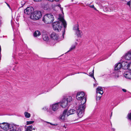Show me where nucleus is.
I'll return each instance as SVG.
<instances>
[{
  "mask_svg": "<svg viewBox=\"0 0 131 131\" xmlns=\"http://www.w3.org/2000/svg\"><path fill=\"white\" fill-rule=\"evenodd\" d=\"M10 128L9 131H18L19 127L15 125H11L10 126Z\"/></svg>",
  "mask_w": 131,
  "mask_h": 131,
  "instance_id": "obj_11",
  "label": "nucleus"
},
{
  "mask_svg": "<svg viewBox=\"0 0 131 131\" xmlns=\"http://www.w3.org/2000/svg\"><path fill=\"white\" fill-rule=\"evenodd\" d=\"M42 38L43 40L47 41L49 40L48 33L46 32H43V33Z\"/></svg>",
  "mask_w": 131,
  "mask_h": 131,
  "instance_id": "obj_14",
  "label": "nucleus"
},
{
  "mask_svg": "<svg viewBox=\"0 0 131 131\" xmlns=\"http://www.w3.org/2000/svg\"><path fill=\"white\" fill-rule=\"evenodd\" d=\"M34 9L33 8L31 7H27L25 10V14L28 15L32 14L33 12Z\"/></svg>",
  "mask_w": 131,
  "mask_h": 131,
  "instance_id": "obj_10",
  "label": "nucleus"
},
{
  "mask_svg": "<svg viewBox=\"0 0 131 131\" xmlns=\"http://www.w3.org/2000/svg\"><path fill=\"white\" fill-rule=\"evenodd\" d=\"M32 125L28 126L26 128V131H32Z\"/></svg>",
  "mask_w": 131,
  "mask_h": 131,
  "instance_id": "obj_23",
  "label": "nucleus"
},
{
  "mask_svg": "<svg viewBox=\"0 0 131 131\" xmlns=\"http://www.w3.org/2000/svg\"><path fill=\"white\" fill-rule=\"evenodd\" d=\"M36 129V128H35V127H34L33 128H32V129L34 130H35Z\"/></svg>",
  "mask_w": 131,
  "mask_h": 131,
  "instance_id": "obj_45",
  "label": "nucleus"
},
{
  "mask_svg": "<svg viewBox=\"0 0 131 131\" xmlns=\"http://www.w3.org/2000/svg\"><path fill=\"white\" fill-rule=\"evenodd\" d=\"M86 96L83 92H78L77 94V99L81 101V104L78 107L77 110L78 115L80 118H81L83 114L85 107V103L86 101Z\"/></svg>",
  "mask_w": 131,
  "mask_h": 131,
  "instance_id": "obj_1",
  "label": "nucleus"
},
{
  "mask_svg": "<svg viewBox=\"0 0 131 131\" xmlns=\"http://www.w3.org/2000/svg\"><path fill=\"white\" fill-rule=\"evenodd\" d=\"M125 58L127 60H131V51H129L126 53L125 55Z\"/></svg>",
  "mask_w": 131,
  "mask_h": 131,
  "instance_id": "obj_16",
  "label": "nucleus"
},
{
  "mask_svg": "<svg viewBox=\"0 0 131 131\" xmlns=\"http://www.w3.org/2000/svg\"><path fill=\"white\" fill-rule=\"evenodd\" d=\"M24 115L25 117L27 118H29L30 117V114L28 112H25L24 113Z\"/></svg>",
  "mask_w": 131,
  "mask_h": 131,
  "instance_id": "obj_22",
  "label": "nucleus"
},
{
  "mask_svg": "<svg viewBox=\"0 0 131 131\" xmlns=\"http://www.w3.org/2000/svg\"><path fill=\"white\" fill-rule=\"evenodd\" d=\"M122 90L124 92H126V90L124 89H122Z\"/></svg>",
  "mask_w": 131,
  "mask_h": 131,
  "instance_id": "obj_41",
  "label": "nucleus"
},
{
  "mask_svg": "<svg viewBox=\"0 0 131 131\" xmlns=\"http://www.w3.org/2000/svg\"><path fill=\"white\" fill-rule=\"evenodd\" d=\"M60 9L61 10V11L62 13L63 14V8H62L61 7H60Z\"/></svg>",
  "mask_w": 131,
  "mask_h": 131,
  "instance_id": "obj_38",
  "label": "nucleus"
},
{
  "mask_svg": "<svg viewBox=\"0 0 131 131\" xmlns=\"http://www.w3.org/2000/svg\"><path fill=\"white\" fill-rule=\"evenodd\" d=\"M77 36L79 37H81L82 35V32L79 30H77L75 31Z\"/></svg>",
  "mask_w": 131,
  "mask_h": 131,
  "instance_id": "obj_21",
  "label": "nucleus"
},
{
  "mask_svg": "<svg viewBox=\"0 0 131 131\" xmlns=\"http://www.w3.org/2000/svg\"><path fill=\"white\" fill-rule=\"evenodd\" d=\"M104 59H103V60H101V61L103 60H104Z\"/></svg>",
  "mask_w": 131,
  "mask_h": 131,
  "instance_id": "obj_49",
  "label": "nucleus"
},
{
  "mask_svg": "<svg viewBox=\"0 0 131 131\" xmlns=\"http://www.w3.org/2000/svg\"><path fill=\"white\" fill-rule=\"evenodd\" d=\"M58 19L60 21H57L54 23L53 24V27L54 30L59 31L61 30L62 24H63L65 28L67 27V24L66 21L64 19L62 15L59 14Z\"/></svg>",
  "mask_w": 131,
  "mask_h": 131,
  "instance_id": "obj_2",
  "label": "nucleus"
},
{
  "mask_svg": "<svg viewBox=\"0 0 131 131\" xmlns=\"http://www.w3.org/2000/svg\"><path fill=\"white\" fill-rule=\"evenodd\" d=\"M124 75L127 78L131 79V72L128 71L125 72L124 74Z\"/></svg>",
  "mask_w": 131,
  "mask_h": 131,
  "instance_id": "obj_12",
  "label": "nucleus"
},
{
  "mask_svg": "<svg viewBox=\"0 0 131 131\" xmlns=\"http://www.w3.org/2000/svg\"><path fill=\"white\" fill-rule=\"evenodd\" d=\"M48 0L49 1H51V2H53L54 1H55L56 2H58L59 1V0Z\"/></svg>",
  "mask_w": 131,
  "mask_h": 131,
  "instance_id": "obj_39",
  "label": "nucleus"
},
{
  "mask_svg": "<svg viewBox=\"0 0 131 131\" xmlns=\"http://www.w3.org/2000/svg\"><path fill=\"white\" fill-rule=\"evenodd\" d=\"M34 1L36 2H40L42 0H33Z\"/></svg>",
  "mask_w": 131,
  "mask_h": 131,
  "instance_id": "obj_40",
  "label": "nucleus"
},
{
  "mask_svg": "<svg viewBox=\"0 0 131 131\" xmlns=\"http://www.w3.org/2000/svg\"><path fill=\"white\" fill-rule=\"evenodd\" d=\"M121 64H122V68L124 69H128L129 68V63L127 62L123 61Z\"/></svg>",
  "mask_w": 131,
  "mask_h": 131,
  "instance_id": "obj_13",
  "label": "nucleus"
},
{
  "mask_svg": "<svg viewBox=\"0 0 131 131\" xmlns=\"http://www.w3.org/2000/svg\"><path fill=\"white\" fill-rule=\"evenodd\" d=\"M103 9L105 11L107 12H111L113 10V9H111L110 8H108L107 7H104Z\"/></svg>",
  "mask_w": 131,
  "mask_h": 131,
  "instance_id": "obj_26",
  "label": "nucleus"
},
{
  "mask_svg": "<svg viewBox=\"0 0 131 131\" xmlns=\"http://www.w3.org/2000/svg\"><path fill=\"white\" fill-rule=\"evenodd\" d=\"M131 2L130 1L128 2L127 3V5H128L129 6H130L131 4Z\"/></svg>",
  "mask_w": 131,
  "mask_h": 131,
  "instance_id": "obj_37",
  "label": "nucleus"
},
{
  "mask_svg": "<svg viewBox=\"0 0 131 131\" xmlns=\"http://www.w3.org/2000/svg\"><path fill=\"white\" fill-rule=\"evenodd\" d=\"M93 85L94 87V86L96 87L97 86V85H96V84H94Z\"/></svg>",
  "mask_w": 131,
  "mask_h": 131,
  "instance_id": "obj_43",
  "label": "nucleus"
},
{
  "mask_svg": "<svg viewBox=\"0 0 131 131\" xmlns=\"http://www.w3.org/2000/svg\"><path fill=\"white\" fill-rule=\"evenodd\" d=\"M7 5L9 7H10V6H9V4H7Z\"/></svg>",
  "mask_w": 131,
  "mask_h": 131,
  "instance_id": "obj_48",
  "label": "nucleus"
},
{
  "mask_svg": "<svg viewBox=\"0 0 131 131\" xmlns=\"http://www.w3.org/2000/svg\"><path fill=\"white\" fill-rule=\"evenodd\" d=\"M54 20V17L51 13L47 14L44 16L42 19V20L46 24L52 23Z\"/></svg>",
  "mask_w": 131,
  "mask_h": 131,
  "instance_id": "obj_3",
  "label": "nucleus"
},
{
  "mask_svg": "<svg viewBox=\"0 0 131 131\" xmlns=\"http://www.w3.org/2000/svg\"><path fill=\"white\" fill-rule=\"evenodd\" d=\"M96 93L97 94L99 93L102 95L103 93L102 88L100 87H98L96 89Z\"/></svg>",
  "mask_w": 131,
  "mask_h": 131,
  "instance_id": "obj_17",
  "label": "nucleus"
},
{
  "mask_svg": "<svg viewBox=\"0 0 131 131\" xmlns=\"http://www.w3.org/2000/svg\"><path fill=\"white\" fill-rule=\"evenodd\" d=\"M88 5L89 7H90L91 8H93L95 10H97L96 8L94 7V6L93 5H91L90 4H88V5Z\"/></svg>",
  "mask_w": 131,
  "mask_h": 131,
  "instance_id": "obj_31",
  "label": "nucleus"
},
{
  "mask_svg": "<svg viewBox=\"0 0 131 131\" xmlns=\"http://www.w3.org/2000/svg\"><path fill=\"white\" fill-rule=\"evenodd\" d=\"M59 103V105H60L62 108L65 107L68 105L67 101H66V99H64L61 102Z\"/></svg>",
  "mask_w": 131,
  "mask_h": 131,
  "instance_id": "obj_9",
  "label": "nucleus"
},
{
  "mask_svg": "<svg viewBox=\"0 0 131 131\" xmlns=\"http://www.w3.org/2000/svg\"><path fill=\"white\" fill-rule=\"evenodd\" d=\"M94 70H93L92 71V72H90L89 73V75L90 76L93 78L95 80V79L94 76Z\"/></svg>",
  "mask_w": 131,
  "mask_h": 131,
  "instance_id": "obj_27",
  "label": "nucleus"
},
{
  "mask_svg": "<svg viewBox=\"0 0 131 131\" xmlns=\"http://www.w3.org/2000/svg\"><path fill=\"white\" fill-rule=\"evenodd\" d=\"M73 0H72V2H73Z\"/></svg>",
  "mask_w": 131,
  "mask_h": 131,
  "instance_id": "obj_50",
  "label": "nucleus"
},
{
  "mask_svg": "<svg viewBox=\"0 0 131 131\" xmlns=\"http://www.w3.org/2000/svg\"><path fill=\"white\" fill-rule=\"evenodd\" d=\"M57 6H59L60 8V7H61V5L60 4L58 5H57Z\"/></svg>",
  "mask_w": 131,
  "mask_h": 131,
  "instance_id": "obj_44",
  "label": "nucleus"
},
{
  "mask_svg": "<svg viewBox=\"0 0 131 131\" xmlns=\"http://www.w3.org/2000/svg\"><path fill=\"white\" fill-rule=\"evenodd\" d=\"M129 68L128 69L129 70H131V62L129 63Z\"/></svg>",
  "mask_w": 131,
  "mask_h": 131,
  "instance_id": "obj_36",
  "label": "nucleus"
},
{
  "mask_svg": "<svg viewBox=\"0 0 131 131\" xmlns=\"http://www.w3.org/2000/svg\"><path fill=\"white\" fill-rule=\"evenodd\" d=\"M42 16L41 13L40 11H36L31 14L30 16L31 19L34 20H38Z\"/></svg>",
  "mask_w": 131,
  "mask_h": 131,
  "instance_id": "obj_5",
  "label": "nucleus"
},
{
  "mask_svg": "<svg viewBox=\"0 0 131 131\" xmlns=\"http://www.w3.org/2000/svg\"><path fill=\"white\" fill-rule=\"evenodd\" d=\"M122 68V64L120 62L117 63L116 64L115 66L114 70L115 72L114 74L115 77H118L119 76V71H117L121 69Z\"/></svg>",
  "mask_w": 131,
  "mask_h": 131,
  "instance_id": "obj_6",
  "label": "nucleus"
},
{
  "mask_svg": "<svg viewBox=\"0 0 131 131\" xmlns=\"http://www.w3.org/2000/svg\"><path fill=\"white\" fill-rule=\"evenodd\" d=\"M44 122H46L48 124H50L51 125H52L56 126V125H57V124H53L51 123H50V122H48L45 121Z\"/></svg>",
  "mask_w": 131,
  "mask_h": 131,
  "instance_id": "obj_32",
  "label": "nucleus"
},
{
  "mask_svg": "<svg viewBox=\"0 0 131 131\" xmlns=\"http://www.w3.org/2000/svg\"><path fill=\"white\" fill-rule=\"evenodd\" d=\"M97 4L100 6H102V1H101L100 0H99L97 2Z\"/></svg>",
  "mask_w": 131,
  "mask_h": 131,
  "instance_id": "obj_29",
  "label": "nucleus"
},
{
  "mask_svg": "<svg viewBox=\"0 0 131 131\" xmlns=\"http://www.w3.org/2000/svg\"><path fill=\"white\" fill-rule=\"evenodd\" d=\"M59 36L54 32L52 33L50 36L51 38L54 40H57Z\"/></svg>",
  "mask_w": 131,
  "mask_h": 131,
  "instance_id": "obj_15",
  "label": "nucleus"
},
{
  "mask_svg": "<svg viewBox=\"0 0 131 131\" xmlns=\"http://www.w3.org/2000/svg\"><path fill=\"white\" fill-rule=\"evenodd\" d=\"M10 125H9L7 123H3L2 124H0V127L4 130H7L8 128L10 129Z\"/></svg>",
  "mask_w": 131,
  "mask_h": 131,
  "instance_id": "obj_8",
  "label": "nucleus"
},
{
  "mask_svg": "<svg viewBox=\"0 0 131 131\" xmlns=\"http://www.w3.org/2000/svg\"><path fill=\"white\" fill-rule=\"evenodd\" d=\"M65 34V30H64L62 33V35L63 36V35Z\"/></svg>",
  "mask_w": 131,
  "mask_h": 131,
  "instance_id": "obj_42",
  "label": "nucleus"
},
{
  "mask_svg": "<svg viewBox=\"0 0 131 131\" xmlns=\"http://www.w3.org/2000/svg\"><path fill=\"white\" fill-rule=\"evenodd\" d=\"M34 122V121H27L26 123L27 125H28L29 124H33Z\"/></svg>",
  "mask_w": 131,
  "mask_h": 131,
  "instance_id": "obj_30",
  "label": "nucleus"
},
{
  "mask_svg": "<svg viewBox=\"0 0 131 131\" xmlns=\"http://www.w3.org/2000/svg\"><path fill=\"white\" fill-rule=\"evenodd\" d=\"M102 96V95H101L100 96H98V94H97V100H99L101 99V97Z\"/></svg>",
  "mask_w": 131,
  "mask_h": 131,
  "instance_id": "obj_35",
  "label": "nucleus"
},
{
  "mask_svg": "<svg viewBox=\"0 0 131 131\" xmlns=\"http://www.w3.org/2000/svg\"><path fill=\"white\" fill-rule=\"evenodd\" d=\"M77 45V42H75L74 44L73 45H72L70 49L69 50L68 52L71 51L75 49V48L76 46Z\"/></svg>",
  "mask_w": 131,
  "mask_h": 131,
  "instance_id": "obj_20",
  "label": "nucleus"
},
{
  "mask_svg": "<svg viewBox=\"0 0 131 131\" xmlns=\"http://www.w3.org/2000/svg\"><path fill=\"white\" fill-rule=\"evenodd\" d=\"M41 34L40 32L38 30H37L34 33V36L35 37H37L39 36Z\"/></svg>",
  "mask_w": 131,
  "mask_h": 131,
  "instance_id": "obj_19",
  "label": "nucleus"
},
{
  "mask_svg": "<svg viewBox=\"0 0 131 131\" xmlns=\"http://www.w3.org/2000/svg\"><path fill=\"white\" fill-rule=\"evenodd\" d=\"M42 110L44 111H46L49 113V111H50V108L48 109L46 106H45L42 108Z\"/></svg>",
  "mask_w": 131,
  "mask_h": 131,
  "instance_id": "obj_28",
  "label": "nucleus"
},
{
  "mask_svg": "<svg viewBox=\"0 0 131 131\" xmlns=\"http://www.w3.org/2000/svg\"><path fill=\"white\" fill-rule=\"evenodd\" d=\"M75 112V111L74 109H72L69 111L67 112V116H68L69 115L74 114Z\"/></svg>",
  "mask_w": 131,
  "mask_h": 131,
  "instance_id": "obj_18",
  "label": "nucleus"
},
{
  "mask_svg": "<svg viewBox=\"0 0 131 131\" xmlns=\"http://www.w3.org/2000/svg\"><path fill=\"white\" fill-rule=\"evenodd\" d=\"M67 116V110H66L64 111L59 116L60 121H64L66 119V116Z\"/></svg>",
  "mask_w": 131,
  "mask_h": 131,
  "instance_id": "obj_7",
  "label": "nucleus"
},
{
  "mask_svg": "<svg viewBox=\"0 0 131 131\" xmlns=\"http://www.w3.org/2000/svg\"><path fill=\"white\" fill-rule=\"evenodd\" d=\"M73 99L72 97L71 96H69L67 99L66 101H67V103H68V102H70L72 101Z\"/></svg>",
  "mask_w": 131,
  "mask_h": 131,
  "instance_id": "obj_25",
  "label": "nucleus"
},
{
  "mask_svg": "<svg viewBox=\"0 0 131 131\" xmlns=\"http://www.w3.org/2000/svg\"><path fill=\"white\" fill-rule=\"evenodd\" d=\"M73 29L75 30V31L77 30H79V25L78 24H77L74 26L73 28Z\"/></svg>",
  "mask_w": 131,
  "mask_h": 131,
  "instance_id": "obj_24",
  "label": "nucleus"
},
{
  "mask_svg": "<svg viewBox=\"0 0 131 131\" xmlns=\"http://www.w3.org/2000/svg\"><path fill=\"white\" fill-rule=\"evenodd\" d=\"M67 125H65V124L63 125H62V127H63V129L64 130L66 131L67 128Z\"/></svg>",
  "mask_w": 131,
  "mask_h": 131,
  "instance_id": "obj_34",
  "label": "nucleus"
},
{
  "mask_svg": "<svg viewBox=\"0 0 131 131\" xmlns=\"http://www.w3.org/2000/svg\"><path fill=\"white\" fill-rule=\"evenodd\" d=\"M127 117L129 119L131 120V112L128 114Z\"/></svg>",
  "mask_w": 131,
  "mask_h": 131,
  "instance_id": "obj_33",
  "label": "nucleus"
},
{
  "mask_svg": "<svg viewBox=\"0 0 131 131\" xmlns=\"http://www.w3.org/2000/svg\"><path fill=\"white\" fill-rule=\"evenodd\" d=\"M112 130L113 131H115V129L114 128H112Z\"/></svg>",
  "mask_w": 131,
  "mask_h": 131,
  "instance_id": "obj_46",
  "label": "nucleus"
},
{
  "mask_svg": "<svg viewBox=\"0 0 131 131\" xmlns=\"http://www.w3.org/2000/svg\"><path fill=\"white\" fill-rule=\"evenodd\" d=\"M58 103H56L50 105L49 113L50 114H54L58 109L60 105Z\"/></svg>",
  "mask_w": 131,
  "mask_h": 131,
  "instance_id": "obj_4",
  "label": "nucleus"
},
{
  "mask_svg": "<svg viewBox=\"0 0 131 131\" xmlns=\"http://www.w3.org/2000/svg\"><path fill=\"white\" fill-rule=\"evenodd\" d=\"M1 24V20H0V25Z\"/></svg>",
  "mask_w": 131,
  "mask_h": 131,
  "instance_id": "obj_47",
  "label": "nucleus"
}]
</instances>
